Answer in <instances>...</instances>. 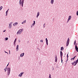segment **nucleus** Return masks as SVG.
<instances>
[{"mask_svg": "<svg viewBox=\"0 0 78 78\" xmlns=\"http://www.w3.org/2000/svg\"><path fill=\"white\" fill-rule=\"evenodd\" d=\"M25 0H20L19 4L20 5H21L22 7L23 6V3Z\"/></svg>", "mask_w": 78, "mask_h": 78, "instance_id": "obj_1", "label": "nucleus"}, {"mask_svg": "<svg viewBox=\"0 0 78 78\" xmlns=\"http://www.w3.org/2000/svg\"><path fill=\"white\" fill-rule=\"evenodd\" d=\"M23 31V29H21L19 30L17 32L16 34H22V33Z\"/></svg>", "mask_w": 78, "mask_h": 78, "instance_id": "obj_2", "label": "nucleus"}, {"mask_svg": "<svg viewBox=\"0 0 78 78\" xmlns=\"http://www.w3.org/2000/svg\"><path fill=\"white\" fill-rule=\"evenodd\" d=\"M7 76H9V74H10V72H11V68H10L9 67L7 69Z\"/></svg>", "mask_w": 78, "mask_h": 78, "instance_id": "obj_3", "label": "nucleus"}, {"mask_svg": "<svg viewBox=\"0 0 78 78\" xmlns=\"http://www.w3.org/2000/svg\"><path fill=\"white\" fill-rule=\"evenodd\" d=\"M69 42H70V39H69V38H68L66 41V47H67V46L69 45Z\"/></svg>", "mask_w": 78, "mask_h": 78, "instance_id": "obj_4", "label": "nucleus"}, {"mask_svg": "<svg viewBox=\"0 0 78 78\" xmlns=\"http://www.w3.org/2000/svg\"><path fill=\"white\" fill-rule=\"evenodd\" d=\"M63 56V53H62V51H60V57L61 58V62L62 63V56Z\"/></svg>", "mask_w": 78, "mask_h": 78, "instance_id": "obj_5", "label": "nucleus"}, {"mask_svg": "<svg viewBox=\"0 0 78 78\" xmlns=\"http://www.w3.org/2000/svg\"><path fill=\"white\" fill-rule=\"evenodd\" d=\"M12 22H11L9 24V28L10 29V28H11L12 27Z\"/></svg>", "mask_w": 78, "mask_h": 78, "instance_id": "obj_6", "label": "nucleus"}, {"mask_svg": "<svg viewBox=\"0 0 78 78\" xmlns=\"http://www.w3.org/2000/svg\"><path fill=\"white\" fill-rule=\"evenodd\" d=\"M75 48L77 52H78V47H77V46L76 45V44Z\"/></svg>", "mask_w": 78, "mask_h": 78, "instance_id": "obj_7", "label": "nucleus"}, {"mask_svg": "<svg viewBox=\"0 0 78 78\" xmlns=\"http://www.w3.org/2000/svg\"><path fill=\"white\" fill-rule=\"evenodd\" d=\"M24 73V72H23L22 73H21L20 74H19V76H20V77H21L22 76V75Z\"/></svg>", "mask_w": 78, "mask_h": 78, "instance_id": "obj_8", "label": "nucleus"}, {"mask_svg": "<svg viewBox=\"0 0 78 78\" xmlns=\"http://www.w3.org/2000/svg\"><path fill=\"white\" fill-rule=\"evenodd\" d=\"M57 60H58V58H57V56H56V55H55V61L56 62H57Z\"/></svg>", "mask_w": 78, "mask_h": 78, "instance_id": "obj_9", "label": "nucleus"}, {"mask_svg": "<svg viewBox=\"0 0 78 78\" xmlns=\"http://www.w3.org/2000/svg\"><path fill=\"white\" fill-rule=\"evenodd\" d=\"M39 14H40V12H38L37 15V17H38V16H39Z\"/></svg>", "mask_w": 78, "mask_h": 78, "instance_id": "obj_10", "label": "nucleus"}, {"mask_svg": "<svg viewBox=\"0 0 78 78\" xmlns=\"http://www.w3.org/2000/svg\"><path fill=\"white\" fill-rule=\"evenodd\" d=\"M45 40H46V45H48V40L47 39V38H46Z\"/></svg>", "mask_w": 78, "mask_h": 78, "instance_id": "obj_11", "label": "nucleus"}, {"mask_svg": "<svg viewBox=\"0 0 78 78\" xmlns=\"http://www.w3.org/2000/svg\"><path fill=\"white\" fill-rule=\"evenodd\" d=\"M16 51H19V45H17L16 48Z\"/></svg>", "mask_w": 78, "mask_h": 78, "instance_id": "obj_12", "label": "nucleus"}, {"mask_svg": "<svg viewBox=\"0 0 78 78\" xmlns=\"http://www.w3.org/2000/svg\"><path fill=\"white\" fill-rule=\"evenodd\" d=\"M24 53H21L20 54V57H23V56H24Z\"/></svg>", "mask_w": 78, "mask_h": 78, "instance_id": "obj_13", "label": "nucleus"}, {"mask_svg": "<svg viewBox=\"0 0 78 78\" xmlns=\"http://www.w3.org/2000/svg\"><path fill=\"white\" fill-rule=\"evenodd\" d=\"M18 25V23L17 22H16L13 24V26H16V25Z\"/></svg>", "mask_w": 78, "mask_h": 78, "instance_id": "obj_14", "label": "nucleus"}, {"mask_svg": "<svg viewBox=\"0 0 78 78\" xmlns=\"http://www.w3.org/2000/svg\"><path fill=\"white\" fill-rule=\"evenodd\" d=\"M54 2V0H51V4H53Z\"/></svg>", "mask_w": 78, "mask_h": 78, "instance_id": "obj_15", "label": "nucleus"}, {"mask_svg": "<svg viewBox=\"0 0 78 78\" xmlns=\"http://www.w3.org/2000/svg\"><path fill=\"white\" fill-rule=\"evenodd\" d=\"M62 50H64V47H62L61 48V51H62Z\"/></svg>", "mask_w": 78, "mask_h": 78, "instance_id": "obj_16", "label": "nucleus"}, {"mask_svg": "<svg viewBox=\"0 0 78 78\" xmlns=\"http://www.w3.org/2000/svg\"><path fill=\"white\" fill-rule=\"evenodd\" d=\"M72 18V16H69V18H68V20H70V19H71V18Z\"/></svg>", "mask_w": 78, "mask_h": 78, "instance_id": "obj_17", "label": "nucleus"}, {"mask_svg": "<svg viewBox=\"0 0 78 78\" xmlns=\"http://www.w3.org/2000/svg\"><path fill=\"white\" fill-rule=\"evenodd\" d=\"M8 68H7V67H6L5 68V69H4V70H5V72H6V69H7Z\"/></svg>", "mask_w": 78, "mask_h": 78, "instance_id": "obj_18", "label": "nucleus"}, {"mask_svg": "<svg viewBox=\"0 0 78 78\" xmlns=\"http://www.w3.org/2000/svg\"><path fill=\"white\" fill-rule=\"evenodd\" d=\"M24 23H26V20L24 21L22 23V24H23Z\"/></svg>", "mask_w": 78, "mask_h": 78, "instance_id": "obj_19", "label": "nucleus"}, {"mask_svg": "<svg viewBox=\"0 0 78 78\" xmlns=\"http://www.w3.org/2000/svg\"><path fill=\"white\" fill-rule=\"evenodd\" d=\"M34 25H35V21H34V23H33V24H32V25L33 26H34Z\"/></svg>", "mask_w": 78, "mask_h": 78, "instance_id": "obj_20", "label": "nucleus"}, {"mask_svg": "<svg viewBox=\"0 0 78 78\" xmlns=\"http://www.w3.org/2000/svg\"><path fill=\"white\" fill-rule=\"evenodd\" d=\"M3 8V7L2 6H1L0 7V11H1L2 9Z\"/></svg>", "mask_w": 78, "mask_h": 78, "instance_id": "obj_21", "label": "nucleus"}, {"mask_svg": "<svg viewBox=\"0 0 78 78\" xmlns=\"http://www.w3.org/2000/svg\"><path fill=\"white\" fill-rule=\"evenodd\" d=\"M5 41H7L8 40V37H6L5 38Z\"/></svg>", "mask_w": 78, "mask_h": 78, "instance_id": "obj_22", "label": "nucleus"}, {"mask_svg": "<svg viewBox=\"0 0 78 78\" xmlns=\"http://www.w3.org/2000/svg\"><path fill=\"white\" fill-rule=\"evenodd\" d=\"M69 53H68V54H67V59H68V58H69Z\"/></svg>", "mask_w": 78, "mask_h": 78, "instance_id": "obj_23", "label": "nucleus"}, {"mask_svg": "<svg viewBox=\"0 0 78 78\" xmlns=\"http://www.w3.org/2000/svg\"><path fill=\"white\" fill-rule=\"evenodd\" d=\"M78 62V60H77L76 61V64H77Z\"/></svg>", "mask_w": 78, "mask_h": 78, "instance_id": "obj_24", "label": "nucleus"}, {"mask_svg": "<svg viewBox=\"0 0 78 78\" xmlns=\"http://www.w3.org/2000/svg\"><path fill=\"white\" fill-rule=\"evenodd\" d=\"M17 40V38H15V40H14V43H16V40Z\"/></svg>", "mask_w": 78, "mask_h": 78, "instance_id": "obj_25", "label": "nucleus"}, {"mask_svg": "<svg viewBox=\"0 0 78 78\" xmlns=\"http://www.w3.org/2000/svg\"><path fill=\"white\" fill-rule=\"evenodd\" d=\"M75 44H76V40H75L74 42V45H75Z\"/></svg>", "mask_w": 78, "mask_h": 78, "instance_id": "obj_26", "label": "nucleus"}, {"mask_svg": "<svg viewBox=\"0 0 78 78\" xmlns=\"http://www.w3.org/2000/svg\"><path fill=\"white\" fill-rule=\"evenodd\" d=\"M9 62L8 63V64H7V66L6 67H7V68H8V66L9 65Z\"/></svg>", "mask_w": 78, "mask_h": 78, "instance_id": "obj_27", "label": "nucleus"}, {"mask_svg": "<svg viewBox=\"0 0 78 78\" xmlns=\"http://www.w3.org/2000/svg\"><path fill=\"white\" fill-rule=\"evenodd\" d=\"M41 42H43V40H41L40 41Z\"/></svg>", "mask_w": 78, "mask_h": 78, "instance_id": "obj_28", "label": "nucleus"}, {"mask_svg": "<svg viewBox=\"0 0 78 78\" xmlns=\"http://www.w3.org/2000/svg\"><path fill=\"white\" fill-rule=\"evenodd\" d=\"M76 14H77V16H78V11H77Z\"/></svg>", "mask_w": 78, "mask_h": 78, "instance_id": "obj_29", "label": "nucleus"}, {"mask_svg": "<svg viewBox=\"0 0 78 78\" xmlns=\"http://www.w3.org/2000/svg\"><path fill=\"white\" fill-rule=\"evenodd\" d=\"M14 46H16V43L14 42Z\"/></svg>", "mask_w": 78, "mask_h": 78, "instance_id": "obj_30", "label": "nucleus"}, {"mask_svg": "<svg viewBox=\"0 0 78 78\" xmlns=\"http://www.w3.org/2000/svg\"><path fill=\"white\" fill-rule=\"evenodd\" d=\"M76 64H77V63H75V64L74 65V66H76Z\"/></svg>", "mask_w": 78, "mask_h": 78, "instance_id": "obj_31", "label": "nucleus"}, {"mask_svg": "<svg viewBox=\"0 0 78 78\" xmlns=\"http://www.w3.org/2000/svg\"><path fill=\"white\" fill-rule=\"evenodd\" d=\"M69 20H69L68 19V20L67 21V23H68V22H69Z\"/></svg>", "mask_w": 78, "mask_h": 78, "instance_id": "obj_32", "label": "nucleus"}, {"mask_svg": "<svg viewBox=\"0 0 78 78\" xmlns=\"http://www.w3.org/2000/svg\"><path fill=\"white\" fill-rule=\"evenodd\" d=\"M72 59L74 60V59L73 58H72L71 59V60H72Z\"/></svg>", "mask_w": 78, "mask_h": 78, "instance_id": "obj_33", "label": "nucleus"}, {"mask_svg": "<svg viewBox=\"0 0 78 78\" xmlns=\"http://www.w3.org/2000/svg\"><path fill=\"white\" fill-rule=\"evenodd\" d=\"M73 63H74V64H75V63H76V61H74L73 62Z\"/></svg>", "mask_w": 78, "mask_h": 78, "instance_id": "obj_34", "label": "nucleus"}, {"mask_svg": "<svg viewBox=\"0 0 78 78\" xmlns=\"http://www.w3.org/2000/svg\"><path fill=\"white\" fill-rule=\"evenodd\" d=\"M5 52L6 53H7L8 55V52H6V51H5Z\"/></svg>", "mask_w": 78, "mask_h": 78, "instance_id": "obj_35", "label": "nucleus"}, {"mask_svg": "<svg viewBox=\"0 0 78 78\" xmlns=\"http://www.w3.org/2000/svg\"><path fill=\"white\" fill-rule=\"evenodd\" d=\"M5 31H6V30H3V32L4 33V32H5Z\"/></svg>", "mask_w": 78, "mask_h": 78, "instance_id": "obj_36", "label": "nucleus"}, {"mask_svg": "<svg viewBox=\"0 0 78 78\" xmlns=\"http://www.w3.org/2000/svg\"><path fill=\"white\" fill-rule=\"evenodd\" d=\"M72 65H73L74 64V63H73V62H72Z\"/></svg>", "mask_w": 78, "mask_h": 78, "instance_id": "obj_37", "label": "nucleus"}, {"mask_svg": "<svg viewBox=\"0 0 78 78\" xmlns=\"http://www.w3.org/2000/svg\"><path fill=\"white\" fill-rule=\"evenodd\" d=\"M37 49H38L39 50V51H40V49H39V48H37Z\"/></svg>", "mask_w": 78, "mask_h": 78, "instance_id": "obj_38", "label": "nucleus"}, {"mask_svg": "<svg viewBox=\"0 0 78 78\" xmlns=\"http://www.w3.org/2000/svg\"><path fill=\"white\" fill-rule=\"evenodd\" d=\"M7 15H8V13H6V15H5L6 16Z\"/></svg>", "mask_w": 78, "mask_h": 78, "instance_id": "obj_39", "label": "nucleus"}, {"mask_svg": "<svg viewBox=\"0 0 78 78\" xmlns=\"http://www.w3.org/2000/svg\"><path fill=\"white\" fill-rule=\"evenodd\" d=\"M8 11H6V13H8Z\"/></svg>", "mask_w": 78, "mask_h": 78, "instance_id": "obj_40", "label": "nucleus"}, {"mask_svg": "<svg viewBox=\"0 0 78 78\" xmlns=\"http://www.w3.org/2000/svg\"><path fill=\"white\" fill-rule=\"evenodd\" d=\"M67 61H68V59H67V60L66 61V63H67Z\"/></svg>", "mask_w": 78, "mask_h": 78, "instance_id": "obj_41", "label": "nucleus"}, {"mask_svg": "<svg viewBox=\"0 0 78 78\" xmlns=\"http://www.w3.org/2000/svg\"><path fill=\"white\" fill-rule=\"evenodd\" d=\"M45 24L44 23V25H43V26H45Z\"/></svg>", "mask_w": 78, "mask_h": 78, "instance_id": "obj_42", "label": "nucleus"}, {"mask_svg": "<svg viewBox=\"0 0 78 78\" xmlns=\"http://www.w3.org/2000/svg\"><path fill=\"white\" fill-rule=\"evenodd\" d=\"M76 55L74 57V58H76Z\"/></svg>", "mask_w": 78, "mask_h": 78, "instance_id": "obj_43", "label": "nucleus"}, {"mask_svg": "<svg viewBox=\"0 0 78 78\" xmlns=\"http://www.w3.org/2000/svg\"><path fill=\"white\" fill-rule=\"evenodd\" d=\"M9 11V9H8L7 10V11Z\"/></svg>", "mask_w": 78, "mask_h": 78, "instance_id": "obj_44", "label": "nucleus"}, {"mask_svg": "<svg viewBox=\"0 0 78 78\" xmlns=\"http://www.w3.org/2000/svg\"><path fill=\"white\" fill-rule=\"evenodd\" d=\"M9 11V9H8L7 10V11Z\"/></svg>", "mask_w": 78, "mask_h": 78, "instance_id": "obj_45", "label": "nucleus"}, {"mask_svg": "<svg viewBox=\"0 0 78 78\" xmlns=\"http://www.w3.org/2000/svg\"><path fill=\"white\" fill-rule=\"evenodd\" d=\"M73 58V59H75V58L74 57Z\"/></svg>", "mask_w": 78, "mask_h": 78, "instance_id": "obj_46", "label": "nucleus"}, {"mask_svg": "<svg viewBox=\"0 0 78 78\" xmlns=\"http://www.w3.org/2000/svg\"><path fill=\"white\" fill-rule=\"evenodd\" d=\"M45 26H44L43 27L45 28Z\"/></svg>", "mask_w": 78, "mask_h": 78, "instance_id": "obj_47", "label": "nucleus"}, {"mask_svg": "<svg viewBox=\"0 0 78 78\" xmlns=\"http://www.w3.org/2000/svg\"><path fill=\"white\" fill-rule=\"evenodd\" d=\"M32 27H33V25H32L31 26V28H32Z\"/></svg>", "mask_w": 78, "mask_h": 78, "instance_id": "obj_48", "label": "nucleus"}, {"mask_svg": "<svg viewBox=\"0 0 78 78\" xmlns=\"http://www.w3.org/2000/svg\"><path fill=\"white\" fill-rule=\"evenodd\" d=\"M54 70V68H53V69H52V70Z\"/></svg>", "mask_w": 78, "mask_h": 78, "instance_id": "obj_49", "label": "nucleus"}, {"mask_svg": "<svg viewBox=\"0 0 78 78\" xmlns=\"http://www.w3.org/2000/svg\"><path fill=\"white\" fill-rule=\"evenodd\" d=\"M9 53H10V50H9Z\"/></svg>", "mask_w": 78, "mask_h": 78, "instance_id": "obj_50", "label": "nucleus"}, {"mask_svg": "<svg viewBox=\"0 0 78 78\" xmlns=\"http://www.w3.org/2000/svg\"><path fill=\"white\" fill-rule=\"evenodd\" d=\"M29 43V41H27V43Z\"/></svg>", "mask_w": 78, "mask_h": 78, "instance_id": "obj_51", "label": "nucleus"}]
</instances>
